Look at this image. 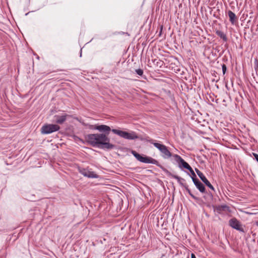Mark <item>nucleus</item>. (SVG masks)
I'll list each match as a JSON object with an SVG mask.
<instances>
[{
	"label": "nucleus",
	"mask_w": 258,
	"mask_h": 258,
	"mask_svg": "<svg viewBox=\"0 0 258 258\" xmlns=\"http://www.w3.org/2000/svg\"><path fill=\"white\" fill-rule=\"evenodd\" d=\"M110 131L101 133L90 134L85 136V139L88 144L93 147H97L105 151L116 149V145L110 142L108 137Z\"/></svg>",
	"instance_id": "1"
},
{
	"label": "nucleus",
	"mask_w": 258,
	"mask_h": 258,
	"mask_svg": "<svg viewBox=\"0 0 258 258\" xmlns=\"http://www.w3.org/2000/svg\"><path fill=\"white\" fill-rule=\"evenodd\" d=\"M87 126H88V128L90 130H98L100 132L111 131L114 134L125 139L131 140L139 139L140 140H143L142 138L138 136L137 134L133 131H131L130 132H127L117 129H111L110 126L105 124L91 125L88 124H87Z\"/></svg>",
	"instance_id": "2"
},
{
	"label": "nucleus",
	"mask_w": 258,
	"mask_h": 258,
	"mask_svg": "<svg viewBox=\"0 0 258 258\" xmlns=\"http://www.w3.org/2000/svg\"><path fill=\"white\" fill-rule=\"evenodd\" d=\"M131 153L137 159V160H138L141 162L155 164L159 168H160L162 170V171L165 168L162 165H161L157 160L151 157H149L145 155L140 154L134 150H132Z\"/></svg>",
	"instance_id": "3"
},
{
	"label": "nucleus",
	"mask_w": 258,
	"mask_h": 258,
	"mask_svg": "<svg viewBox=\"0 0 258 258\" xmlns=\"http://www.w3.org/2000/svg\"><path fill=\"white\" fill-rule=\"evenodd\" d=\"M163 171L169 177H172L174 179H176L178 183L182 186L184 187L186 190V191L188 193V194L191 196V197L195 200L197 201H199L201 200L200 198H198L195 195H194L190 189L188 188V186L186 184L183 183L185 180L184 178L178 176V175L172 174L171 172L168 170L166 168H164Z\"/></svg>",
	"instance_id": "4"
},
{
	"label": "nucleus",
	"mask_w": 258,
	"mask_h": 258,
	"mask_svg": "<svg viewBox=\"0 0 258 258\" xmlns=\"http://www.w3.org/2000/svg\"><path fill=\"white\" fill-rule=\"evenodd\" d=\"M60 126L56 124H44L41 128L42 134L47 135L58 131Z\"/></svg>",
	"instance_id": "5"
},
{
	"label": "nucleus",
	"mask_w": 258,
	"mask_h": 258,
	"mask_svg": "<svg viewBox=\"0 0 258 258\" xmlns=\"http://www.w3.org/2000/svg\"><path fill=\"white\" fill-rule=\"evenodd\" d=\"M214 212L215 213V215L216 214H224L225 213H226L227 212H231V209L230 208L226 205H212V206Z\"/></svg>",
	"instance_id": "6"
},
{
	"label": "nucleus",
	"mask_w": 258,
	"mask_h": 258,
	"mask_svg": "<svg viewBox=\"0 0 258 258\" xmlns=\"http://www.w3.org/2000/svg\"><path fill=\"white\" fill-rule=\"evenodd\" d=\"M229 225L232 228L235 229L240 232L244 233L245 230L242 227L240 222L238 221L236 218H233L229 220Z\"/></svg>",
	"instance_id": "7"
},
{
	"label": "nucleus",
	"mask_w": 258,
	"mask_h": 258,
	"mask_svg": "<svg viewBox=\"0 0 258 258\" xmlns=\"http://www.w3.org/2000/svg\"><path fill=\"white\" fill-rule=\"evenodd\" d=\"M173 157L175 161L178 163V167L181 169L183 168L187 169L190 166L189 164L185 161L179 155L173 154Z\"/></svg>",
	"instance_id": "8"
},
{
	"label": "nucleus",
	"mask_w": 258,
	"mask_h": 258,
	"mask_svg": "<svg viewBox=\"0 0 258 258\" xmlns=\"http://www.w3.org/2000/svg\"><path fill=\"white\" fill-rule=\"evenodd\" d=\"M195 171L196 172L197 175L199 176L201 180L203 182V183L209 187L211 190L215 191V188L214 186L211 184L210 181L207 179L206 176L203 174V173L200 171L198 168H195Z\"/></svg>",
	"instance_id": "9"
},
{
	"label": "nucleus",
	"mask_w": 258,
	"mask_h": 258,
	"mask_svg": "<svg viewBox=\"0 0 258 258\" xmlns=\"http://www.w3.org/2000/svg\"><path fill=\"white\" fill-rule=\"evenodd\" d=\"M140 138L143 139V140H145L147 142L150 143L151 144H153L156 148H157L160 152L162 153L164 150L165 149L166 146L163 144L155 142V140L152 139H151L149 137H147L145 139L143 138L142 137L139 136Z\"/></svg>",
	"instance_id": "10"
},
{
	"label": "nucleus",
	"mask_w": 258,
	"mask_h": 258,
	"mask_svg": "<svg viewBox=\"0 0 258 258\" xmlns=\"http://www.w3.org/2000/svg\"><path fill=\"white\" fill-rule=\"evenodd\" d=\"M79 172L84 176L89 178H97L99 177V176L96 173H95L94 172L89 171L85 168L79 169Z\"/></svg>",
	"instance_id": "11"
},
{
	"label": "nucleus",
	"mask_w": 258,
	"mask_h": 258,
	"mask_svg": "<svg viewBox=\"0 0 258 258\" xmlns=\"http://www.w3.org/2000/svg\"><path fill=\"white\" fill-rule=\"evenodd\" d=\"M192 181L196 187L201 193H206V190L204 184L198 178H195Z\"/></svg>",
	"instance_id": "12"
},
{
	"label": "nucleus",
	"mask_w": 258,
	"mask_h": 258,
	"mask_svg": "<svg viewBox=\"0 0 258 258\" xmlns=\"http://www.w3.org/2000/svg\"><path fill=\"white\" fill-rule=\"evenodd\" d=\"M69 115L64 114L63 115H55L54 116V117L55 119V122L58 124H62L67 119V117Z\"/></svg>",
	"instance_id": "13"
},
{
	"label": "nucleus",
	"mask_w": 258,
	"mask_h": 258,
	"mask_svg": "<svg viewBox=\"0 0 258 258\" xmlns=\"http://www.w3.org/2000/svg\"><path fill=\"white\" fill-rule=\"evenodd\" d=\"M228 15L229 18V21L232 24H234L237 20V18L236 16V15L231 11L229 10L228 12Z\"/></svg>",
	"instance_id": "14"
},
{
	"label": "nucleus",
	"mask_w": 258,
	"mask_h": 258,
	"mask_svg": "<svg viewBox=\"0 0 258 258\" xmlns=\"http://www.w3.org/2000/svg\"><path fill=\"white\" fill-rule=\"evenodd\" d=\"M161 154L162 157L164 159H168L171 157V156L173 157V155L168 150L167 147H166L165 149L164 150L163 152Z\"/></svg>",
	"instance_id": "15"
},
{
	"label": "nucleus",
	"mask_w": 258,
	"mask_h": 258,
	"mask_svg": "<svg viewBox=\"0 0 258 258\" xmlns=\"http://www.w3.org/2000/svg\"><path fill=\"white\" fill-rule=\"evenodd\" d=\"M205 195L203 196V198L207 202H211L213 199V195L210 191L208 192L206 191V193H204Z\"/></svg>",
	"instance_id": "16"
},
{
	"label": "nucleus",
	"mask_w": 258,
	"mask_h": 258,
	"mask_svg": "<svg viewBox=\"0 0 258 258\" xmlns=\"http://www.w3.org/2000/svg\"><path fill=\"white\" fill-rule=\"evenodd\" d=\"M216 34L220 37L224 42H226L228 40L226 35L222 31L217 30Z\"/></svg>",
	"instance_id": "17"
},
{
	"label": "nucleus",
	"mask_w": 258,
	"mask_h": 258,
	"mask_svg": "<svg viewBox=\"0 0 258 258\" xmlns=\"http://www.w3.org/2000/svg\"><path fill=\"white\" fill-rule=\"evenodd\" d=\"M187 170H188L190 172L191 174L190 177L191 178L192 181L194 180L195 178H198L194 171L193 170L192 168L190 166L189 167V168L187 169Z\"/></svg>",
	"instance_id": "18"
},
{
	"label": "nucleus",
	"mask_w": 258,
	"mask_h": 258,
	"mask_svg": "<svg viewBox=\"0 0 258 258\" xmlns=\"http://www.w3.org/2000/svg\"><path fill=\"white\" fill-rule=\"evenodd\" d=\"M135 72L137 75H139L140 76H141L144 79H146V77L144 76V75H143L144 72H143V70L142 69H136V70H135Z\"/></svg>",
	"instance_id": "19"
},
{
	"label": "nucleus",
	"mask_w": 258,
	"mask_h": 258,
	"mask_svg": "<svg viewBox=\"0 0 258 258\" xmlns=\"http://www.w3.org/2000/svg\"><path fill=\"white\" fill-rule=\"evenodd\" d=\"M222 72L223 74L224 75L227 71V67L225 64L223 63L222 65Z\"/></svg>",
	"instance_id": "20"
},
{
	"label": "nucleus",
	"mask_w": 258,
	"mask_h": 258,
	"mask_svg": "<svg viewBox=\"0 0 258 258\" xmlns=\"http://www.w3.org/2000/svg\"><path fill=\"white\" fill-rule=\"evenodd\" d=\"M252 155L254 157V159L258 162V154L255 153H252Z\"/></svg>",
	"instance_id": "21"
},
{
	"label": "nucleus",
	"mask_w": 258,
	"mask_h": 258,
	"mask_svg": "<svg viewBox=\"0 0 258 258\" xmlns=\"http://www.w3.org/2000/svg\"><path fill=\"white\" fill-rule=\"evenodd\" d=\"M162 29H163V26H161V28H160V32H159V35L160 36L161 35L162 31Z\"/></svg>",
	"instance_id": "22"
},
{
	"label": "nucleus",
	"mask_w": 258,
	"mask_h": 258,
	"mask_svg": "<svg viewBox=\"0 0 258 258\" xmlns=\"http://www.w3.org/2000/svg\"><path fill=\"white\" fill-rule=\"evenodd\" d=\"M191 258H196L195 254H194L193 253L191 254Z\"/></svg>",
	"instance_id": "23"
},
{
	"label": "nucleus",
	"mask_w": 258,
	"mask_h": 258,
	"mask_svg": "<svg viewBox=\"0 0 258 258\" xmlns=\"http://www.w3.org/2000/svg\"><path fill=\"white\" fill-rule=\"evenodd\" d=\"M255 62H256V66L258 67V61L257 59H255Z\"/></svg>",
	"instance_id": "24"
},
{
	"label": "nucleus",
	"mask_w": 258,
	"mask_h": 258,
	"mask_svg": "<svg viewBox=\"0 0 258 258\" xmlns=\"http://www.w3.org/2000/svg\"><path fill=\"white\" fill-rule=\"evenodd\" d=\"M82 56V49L80 50V56Z\"/></svg>",
	"instance_id": "25"
},
{
	"label": "nucleus",
	"mask_w": 258,
	"mask_h": 258,
	"mask_svg": "<svg viewBox=\"0 0 258 258\" xmlns=\"http://www.w3.org/2000/svg\"><path fill=\"white\" fill-rule=\"evenodd\" d=\"M255 224L257 226H258V221L256 222Z\"/></svg>",
	"instance_id": "26"
}]
</instances>
